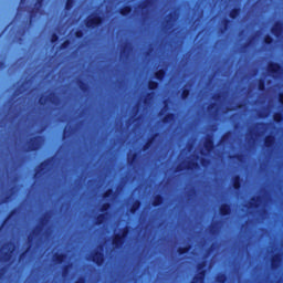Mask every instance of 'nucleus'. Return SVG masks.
<instances>
[{
    "instance_id": "nucleus-1",
    "label": "nucleus",
    "mask_w": 283,
    "mask_h": 283,
    "mask_svg": "<svg viewBox=\"0 0 283 283\" xmlns=\"http://www.w3.org/2000/svg\"><path fill=\"white\" fill-rule=\"evenodd\" d=\"M127 235H129V227L125 226L120 229V232L113 235L112 247L114 249H120L122 247H125V240H127Z\"/></svg>"
},
{
    "instance_id": "nucleus-2",
    "label": "nucleus",
    "mask_w": 283,
    "mask_h": 283,
    "mask_svg": "<svg viewBox=\"0 0 283 283\" xmlns=\"http://www.w3.org/2000/svg\"><path fill=\"white\" fill-rule=\"evenodd\" d=\"M52 163H54V157H50L39 164L34 174L35 180H41V178H43V176H45L48 171H50V167H52Z\"/></svg>"
},
{
    "instance_id": "nucleus-3",
    "label": "nucleus",
    "mask_w": 283,
    "mask_h": 283,
    "mask_svg": "<svg viewBox=\"0 0 283 283\" xmlns=\"http://www.w3.org/2000/svg\"><path fill=\"white\" fill-rule=\"evenodd\" d=\"M45 138L41 135L33 136L27 143V150L28 151H39L41 147H43V142Z\"/></svg>"
},
{
    "instance_id": "nucleus-4",
    "label": "nucleus",
    "mask_w": 283,
    "mask_h": 283,
    "mask_svg": "<svg viewBox=\"0 0 283 283\" xmlns=\"http://www.w3.org/2000/svg\"><path fill=\"white\" fill-rule=\"evenodd\" d=\"M207 261H201L197 264V274L192 277V283H202L207 277Z\"/></svg>"
},
{
    "instance_id": "nucleus-5",
    "label": "nucleus",
    "mask_w": 283,
    "mask_h": 283,
    "mask_svg": "<svg viewBox=\"0 0 283 283\" xmlns=\"http://www.w3.org/2000/svg\"><path fill=\"white\" fill-rule=\"evenodd\" d=\"M105 21V18L103 15L94 14L92 17H88L84 23L88 30H94L96 28H101Z\"/></svg>"
},
{
    "instance_id": "nucleus-6",
    "label": "nucleus",
    "mask_w": 283,
    "mask_h": 283,
    "mask_svg": "<svg viewBox=\"0 0 283 283\" xmlns=\"http://www.w3.org/2000/svg\"><path fill=\"white\" fill-rule=\"evenodd\" d=\"M43 3L45 0H36L34 7L30 10V23H32V19L38 14H43Z\"/></svg>"
},
{
    "instance_id": "nucleus-7",
    "label": "nucleus",
    "mask_w": 283,
    "mask_h": 283,
    "mask_svg": "<svg viewBox=\"0 0 283 283\" xmlns=\"http://www.w3.org/2000/svg\"><path fill=\"white\" fill-rule=\"evenodd\" d=\"M283 72V67L282 64L277 63V62H270L268 64V73L275 77V76H280V74H282Z\"/></svg>"
},
{
    "instance_id": "nucleus-8",
    "label": "nucleus",
    "mask_w": 283,
    "mask_h": 283,
    "mask_svg": "<svg viewBox=\"0 0 283 283\" xmlns=\"http://www.w3.org/2000/svg\"><path fill=\"white\" fill-rule=\"evenodd\" d=\"M46 103H51V105H59V96H56V93L51 92L48 97L43 98V96H41L39 98V105L42 107H44Z\"/></svg>"
},
{
    "instance_id": "nucleus-9",
    "label": "nucleus",
    "mask_w": 283,
    "mask_h": 283,
    "mask_svg": "<svg viewBox=\"0 0 283 283\" xmlns=\"http://www.w3.org/2000/svg\"><path fill=\"white\" fill-rule=\"evenodd\" d=\"M91 260L96 266H103L105 264V252L103 251H94L91 254Z\"/></svg>"
},
{
    "instance_id": "nucleus-10",
    "label": "nucleus",
    "mask_w": 283,
    "mask_h": 283,
    "mask_svg": "<svg viewBox=\"0 0 283 283\" xmlns=\"http://www.w3.org/2000/svg\"><path fill=\"white\" fill-rule=\"evenodd\" d=\"M271 32L273 36H275L276 39H280V36H282L283 34V22L276 21L271 28Z\"/></svg>"
},
{
    "instance_id": "nucleus-11",
    "label": "nucleus",
    "mask_w": 283,
    "mask_h": 283,
    "mask_svg": "<svg viewBox=\"0 0 283 283\" xmlns=\"http://www.w3.org/2000/svg\"><path fill=\"white\" fill-rule=\"evenodd\" d=\"M203 147L206 149V151H208V154H211V151H213V149H216V144L213 143V136L208 135L205 143H203Z\"/></svg>"
},
{
    "instance_id": "nucleus-12",
    "label": "nucleus",
    "mask_w": 283,
    "mask_h": 283,
    "mask_svg": "<svg viewBox=\"0 0 283 283\" xmlns=\"http://www.w3.org/2000/svg\"><path fill=\"white\" fill-rule=\"evenodd\" d=\"M280 264H282V254L276 253L271 258V269H273V271H277V269H280Z\"/></svg>"
},
{
    "instance_id": "nucleus-13",
    "label": "nucleus",
    "mask_w": 283,
    "mask_h": 283,
    "mask_svg": "<svg viewBox=\"0 0 283 283\" xmlns=\"http://www.w3.org/2000/svg\"><path fill=\"white\" fill-rule=\"evenodd\" d=\"M233 211V209L231 208L230 203H222L219 207V213L220 216H222L223 218H226L227 216H231V212Z\"/></svg>"
},
{
    "instance_id": "nucleus-14",
    "label": "nucleus",
    "mask_w": 283,
    "mask_h": 283,
    "mask_svg": "<svg viewBox=\"0 0 283 283\" xmlns=\"http://www.w3.org/2000/svg\"><path fill=\"white\" fill-rule=\"evenodd\" d=\"M242 182H244L242 177L240 175H235L232 178V187H233V189H235V191H240V189H242Z\"/></svg>"
},
{
    "instance_id": "nucleus-15",
    "label": "nucleus",
    "mask_w": 283,
    "mask_h": 283,
    "mask_svg": "<svg viewBox=\"0 0 283 283\" xmlns=\"http://www.w3.org/2000/svg\"><path fill=\"white\" fill-rule=\"evenodd\" d=\"M264 147L266 149H273V147H275V136L274 135H266L265 136Z\"/></svg>"
},
{
    "instance_id": "nucleus-16",
    "label": "nucleus",
    "mask_w": 283,
    "mask_h": 283,
    "mask_svg": "<svg viewBox=\"0 0 283 283\" xmlns=\"http://www.w3.org/2000/svg\"><path fill=\"white\" fill-rule=\"evenodd\" d=\"M129 52H132V44L129 42H126L120 49V57L127 59V56H129Z\"/></svg>"
},
{
    "instance_id": "nucleus-17",
    "label": "nucleus",
    "mask_w": 283,
    "mask_h": 283,
    "mask_svg": "<svg viewBox=\"0 0 283 283\" xmlns=\"http://www.w3.org/2000/svg\"><path fill=\"white\" fill-rule=\"evenodd\" d=\"M151 6H154V1H151V0H145L142 4H139V8L142 9L144 19L147 15V10L150 9Z\"/></svg>"
},
{
    "instance_id": "nucleus-18",
    "label": "nucleus",
    "mask_w": 283,
    "mask_h": 283,
    "mask_svg": "<svg viewBox=\"0 0 283 283\" xmlns=\"http://www.w3.org/2000/svg\"><path fill=\"white\" fill-rule=\"evenodd\" d=\"M166 76H167V70L165 69H159L154 73V77L156 78V81H159L160 83L165 81Z\"/></svg>"
},
{
    "instance_id": "nucleus-19",
    "label": "nucleus",
    "mask_w": 283,
    "mask_h": 283,
    "mask_svg": "<svg viewBox=\"0 0 283 283\" xmlns=\"http://www.w3.org/2000/svg\"><path fill=\"white\" fill-rule=\"evenodd\" d=\"M65 260H67V254H65V253H55L53 255L54 264H63V262H65Z\"/></svg>"
},
{
    "instance_id": "nucleus-20",
    "label": "nucleus",
    "mask_w": 283,
    "mask_h": 283,
    "mask_svg": "<svg viewBox=\"0 0 283 283\" xmlns=\"http://www.w3.org/2000/svg\"><path fill=\"white\" fill-rule=\"evenodd\" d=\"M164 203H165V197L163 195L158 193L154 196L151 201V205L154 207H160V205H164Z\"/></svg>"
},
{
    "instance_id": "nucleus-21",
    "label": "nucleus",
    "mask_w": 283,
    "mask_h": 283,
    "mask_svg": "<svg viewBox=\"0 0 283 283\" xmlns=\"http://www.w3.org/2000/svg\"><path fill=\"white\" fill-rule=\"evenodd\" d=\"M107 217H108V213L97 214V217L95 218V224L97 227H101V224H105V222L107 221Z\"/></svg>"
},
{
    "instance_id": "nucleus-22",
    "label": "nucleus",
    "mask_w": 283,
    "mask_h": 283,
    "mask_svg": "<svg viewBox=\"0 0 283 283\" xmlns=\"http://www.w3.org/2000/svg\"><path fill=\"white\" fill-rule=\"evenodd\" d=\"M74 135V127L73 126H65L63 130V140L66 138H72Z\"/></svg>"
},
{
    "instance_id": "nucleus-23",
    "label": "nucleus",
    "mask_w": 283,
    "mask_h": 283,
    "mask_svg": "<svg viewBox=\"0 0 283 283\" xmlns=\"http://www.w3.org/2000/svg\"><path fill=\"white\" fill-rule=\"evenodd\" d=\"M45 224H48V217H43L41 219V226H38L35 230L32 231V235H39V233H41L43 227H45Z\"/></svg>"
},
{
    "instance_id": "nucleus-24",
    "label": "nucleus",
    "mask_w": 283,
    "mask_h": 283,
    "mask_svg": "<svg viewBox=\"0 0 283 283\" xmlns=\"http://www.w3.org/2000/svg\"><path fill=\"white\" fill-rule=\"evenodd\" d=\"M240 14H242V9L240 7H235L229 12V17L232 20H235L238 17H240Z\"/></svg>"
},
{
    "instance_id": "nucleus-25",
    "label": "nucleus",
    "mask_w": 283,
    "mask_h": 283,
    "mask_svg": "<svg viewBox=\"0 0 283 283\" xmlns=\"http://www.w3.org/2000/svg\"><path fill=\"white\" fill-rule=\"evenodd\" d=\"M172 120H176V114L175 113H167L163 117L161 123H164V125H168V123H172Z\"/></svg>"
},
{
    "instance_id": "nucleus-26",
    "label": "nucleus",
    "mask_w": 283,
    "mask_h": 283,
    "mask_svg": "<svg viewBox=\"0 0 283 283\" xmlns=\"http://www.w3.org/2000/svg\"><path fill=\"white\" fill-rule=\"evenodd\" d=\"M17 213H19V209L14 208L12 209L9 214L6 217V219L3 220L0 229H3V227H6V224L8 223V220H10L11 218H13V216H17Z\"/></svg>"
},
{
    "instance_id": "nucleus-27",
    "label": "nucleus",
    "mask_w": 283,
    "mask_h": 283,
    "mask_svg": "<svg viewBox=\"0 0 283 283\" xmlns=\"http://www.w3.org/2000/svg\"><path fill=\"white\" fill-rule=\"evenodd\" d=\"M143 202L139 199H136L133 205L130 206V213L134 216V213H136V211H138V209H140Z\"/></svg>"
},
{
    "instance_id": "nucleus-28",
    "label": "nucleus",
    "mask_w": 283,
    "mask_h": 283,
    "mask_svg": "<svg viewBox=\"0 0 283 283\" xmlns=\"http://www.w3.org/2000/svg\"><path fill=\"white\" fill-rule=\"evenodd\" d=\"M132 6L127 4V6H124L119 9V14L122 17H129V14H132Z\"/></svg>"
},
{
    "instance_id": "nucleus-29",
    "label": "nucleus",
    "mask_w": 283,
    "mask_h": 283,
    "mask_svg": "<svg viewBox=\"0 0 283 283\" xmlns=\"http://www.w3.org/2000/svg\"><path fill=\"white\" fill-rule=\"evenodd\" d=\"M137 161H138V153L128 155L127 163L130 167H134V165H136Z\"/></svg>"
},
{
    "instance_id": "nucleus-30",
    "label": "nucleus",
    "mask_w": 283,
    "mask_h": 283,
    "mask_svg": "<svg viewBox=\"0 0 283 283\" xmlns=\"http://www.w3.org/2000/svg\"><path fill=\"white\" fill-rule=\"evenodd\" d=\"M191 251V244H187L185 247H179L177 249L178 255H185Z\"/></svg>"
},
{
    "instance_id": "nucleus-31",
    "label": "nucleus",
    "mask_w": 283,
    "mask_h": 283,
    "mask_svg": "<svg viewBox=\"0 0 283 283\" xmlns=\"http://www.w3.org/2000/svg\"><path fill=\"white\" fill-rule=\"evenodd\" d=\"M147 87L150 92H156V90H158V87H160V83H158L157 81L150 80V81H148Z\"/></svg>"
},
{
    "instance_id": "nucleus-32",
    "label": "nucleus",
    "mask_w": 283,
    "mask_h": 283,
    "mask_svg": "<svg viewBox=\"0 0 283 283\" xmlns=\"http://www.w3.org/2000/svg\"><path fill=\"white\" fill-rule=\"evenodd\" d=\"M222 29L221 34H224V32H229V29L231 28V20L230 19H223L222 21Z\"/></svg>"
},
{
    "instance_id": "nucleus-33",
    "label": "nucleus",
    "mask_w": 283,
    "mask_h": 283,
    "mask_svg": "<svg viewBox=\"0 0 283 283\" xmlns=\"http://www.w3.org/2000/svg\"><path fill=\"white\" fill-rule=\"evenodd\" d=\"M114 196H116V192L114 191V189L108 188L106 191L103 192L102 198L104 200H107V198H112Z\"/></svg>"
},
{
    "instance_id": "nucleus-34",
    "label": "nucleus",
    "mask_w": 283,
    "mask_h": 283,
    "mask_svg": "<svg viewBox=\"0 0 283 283\" xmlns=\"http://www.w3.org/2000/svg\"><path fill=\"white\" fill-rule=\"evenodd\" d=\"M186 169L188 171H193V169H200V164H198V161H189L186 166Z\"/></svg>"
},
{
    "instance_id": "nucleus-35",
    "label": "nucleus",
    "mask_w": 283,
    "mask_h": 283,
    "mask_svg": "<svg viewBox=\"0 0 283 283\" xmlns=\"http://www.w3.org/2000/svg\"><path fill=\"white\" fill-rule=\"evenodd\" d=\"M77 85H78V88L81 90V92L85 93V92H88V90H90V86L83 80H78Z\"/></svg>"
},
{
    "instance_id": "nucleus-36",
    "label": "nucleus",
    "mask_w": 283,
    "mask_h": 283,
    "mask_svg": "<svg viewBox=\"0 0 283 283\" xmlns=\"http://www.w3.org/2000/svg\"><path fill=\"white\" fill-rule=\"evenodd\" d=\"M191 95V90L189 87H184L181 91V101H187Z\"/></svg>"
},
{
    "instance_id": "nucleus-37",
    "label": "nucleus",
    "mask_w": 283,
    "mask_h": 283,
    "mask_svg": "<svg viewBox=\"0 0 283 283\" xmlns=\"http://www.w3.org/2000/svg\"><path fill=\"white\" fill-rule=\"evenodd\" d=\"M112 209V202H104L101 208L99 211L101 213H107V211H109Z\"/></svg>"
},
{
    "instance_id": "nucleus-38",
    "label": "nucleus",
    "mask_w": 283,
    "mask_h": 283,
    "mask_svg": "<svg viewBox=\"0 0 283 283\" xmlns=\"http://www.w3.org/2000/svg\"><path fill=\"white\" fill-rule=\"evenodd\" d=\"M154 98V92L146 93V96L144 97V105H149Z\"/></svg>"
},
{
    "instance_id": "nucleus-39",
    "label": "nucleus",
    "mask_w": 283,
    "mask_h": 283,
    "mask_svg": "<svg viewBox=\"0 0 283 283\" xmlns=\"http://www.w3.org/2000/svg\"><path fill=\"white\" fill-rule=\"evenodd\" d=\"M258 90H259V92H265L266 91V82L264 81V78L259 80Z\"/></svg>"
},
{
    "instance_id": "nucleus-40",
    "label": "nucleus",
    "mask_w": 283,
    "mask_h": 283,
    "mask_svg": "<svg viewBox=\"0 0 283 283\" xmlns=\"http://www.w3.org/2000/svg\"><path fill=\"white\" fill-rule=\"evenodd\" d=\"M227 280H229V276L224 273L218 274L216 279L217 283H227Z\"/></svg>"
},
{
    "instance_id": "nucleus-41",
    "label": "nucleus",
    "mask_w": 283,
    "mask_h": 283,
    "mask_svg": "<svg viewBox=\"0 0 283 283\" xmlns=\"http://www.w3.org/2000/svg\"><path fill=\"white\" fill-rule=\"evenodd\" d=\"M273 120H274V123H277V124L282 123L283 122V114H282V112L274 113L273 114Z\"/></svg>"
},
{
    "instance_id": "nucleus-42",
    "label": "nucleus",
    "mask_w": 283,
    "mask_h": 283,
    "mask_svg": "<svg viewBox=\"0 0 283 283\" xmlns=\"http://www.w3.org/2000/svg\"><path fill=\"white\" fill-rule=\"evenodd\" d=\"M12 253H14V249H12L10 252H4L2 262H10V260H12Z\"/></svg>"
},
{
    "instance_id": "nucleus-43",
    "label": "nucleus",
    "mask_w": 283,
    "mask_h": 283,
    "mask_svg": "<svg viewBox=\"0 0 283 283\" xmlns=\"http://www.w3.org/2000/svg\"><path fill=\"white\" fill-rule=\"evenodd\" d=\"M274 42L275 40L270 34H266L263 39L264 45H273Z\"/></svg>"
},
{
    "instance_id": "nucleus-44",
    "label": "nucleus",
    "mask_w": 283,
    "mask_h": 283,
    "mask_svg": "<svg viewBox=\"0 0 283 283\" xmlns=\"http://www.w3.org/2000/svg\"><path fill=\"white\" fill-rule=\"evenodd\" d=\"M74 3H75V0H66V2H65V10L66 11H70V10H72V8H74Z\"/></svg>"
},
{
    "instance_id": "nucleus-45",
    "label": "nucleus",
    "mask_w": 283,
    "mask_h": 283,
    "mask_svg": "<svg viewBox=\"0 0 283 283\" xmlns=\"http://www.w3.org/2000/svg\"><path fill=\"white\" fill-rule=\"evenodd\" d=\"M72 42L70 40H65L63 43L60 44V50H67Z\"/></svg>"
},
{
    "instance_id": "nucleus-46",
    "label": "nucleus",
    "mask_w": 283,
    "mask_h": 283,
    "mask_svg": "<svg viewBox=\"0 0 283 283\" xmlns=\"http://www.w3.org/2000/svg\"><path fill=\"white\" fill-rule=\"evenodd\" d=\"M159 134L158 133H154L148 139H147V143L150 144V146L154 145L156 138H158Z\"/></svg>"
},
{
    "instance_id": "nucleus-47",
    "label": "nucleus",
    "mask_w": 283,
    "mask_h": 283,
    "mask_svg": "<svg viewBox=\"0 0 283 283\" xmlns=\"http://www.w3.org/2000/svg\"><path fill=\"white\" fill-rule=\"evenodd\" d=\"M231 138V132H228L221 136L220 143H227V140Z\"/></svg>"
},
{
    "instance_id": "nucleus-48",
    "label": "nucleus",
    "mask_w": 283,
    "mask_h": 283,
    "mask_svg": "<svg viewBox=\"0 0 283 283\" xmlns=\"http://www.w3.org/2000/svg\"><path fill=\"white\" fill-rule=\"evenodd\" d=\"M30 251V247L25 249V251H23L20 255H19V261L21 262V260H25V256L28 255Z\"/></svg>"
},
{
    "instance_id": "nucleus-49",
    "label": "nucleus",
    "mask_w": 283,
    "mask_h": 283,
    "mask_svg": "<svg viewBox=\"0 0 283 283\" xmlns=\"http://www.w3.org/2000/svg\"><path fill=\"white\" fill-rule=\"evenodd\" d=\"M231 158H234V160H238L239 163H242V160H244V155L235 154Z\"/></svg>"
},
{
    "instance_id": "nucleus-50",
    "label": "nucleus",
    "mask_w": 283,
    "mask_h": 283,
    "mask_svg": "<svg viewBox=\"0 0 283 283\" xmlns=\"http://www.w3.org/2000/svg\"><path fill=\"white\" fill-rule=\"evenodd\" d=\"M84 32H83V30H81V29H77L76 31H75V38L76 39H83V36H84Z\"/></svg>"
},
{
    "instance_id": "nucleus-51",
    "label": "nucleus",
    "mask_w": 283,
    "mask_h": 283,
    "mask_svg": "<svg viewBox=\"0 0 283 283\" xmlns=\"http://www.w3.org/2000/svg\"><path fill=\"white\" fill-rule=\"evenodd\" d=\"M149 149H151V144L146 142L143 147H142V150L143 151H149Z\"/></svg>"
},
{
    "instance_id": "nucleus-52",
    "label": "nucleus",
    "mask_w": 283,
    "mask_h": 283,
    "mask_svg": "<svg viewBox=\"0 0 283 283\" xmlns=\"http://www.w3.org/2000/svg\"><path fill=\"white\" fill-rule=\"evenodd\" d=\"M254 202H260V197H252L251 202H250V207H258V206H255Z\"/></svg>"
},
{
    "instance_id": "nucleus-53",
    "label": "nucleus",
    "mask_w": 283,
    "mask_h": 283,
    "mask_svg": "<svg viewBox=\"0 0 283 283\" xmlns=\"http://www.w3.org/2000/svg\"><path fill=\"white\" fill-rule=\"evenodd\" d=\"M174 21V12H170L169 14H168V19L166 20V23L168 24V25H171V22Z\"/></svg>"
},
{
    "instance_id": "nucleus-54",
    "label": "nucleus",
    "mask_w": 283,
    "mask_h": 283,
    "mask_svg": "<svg viewBox=\"0 0 283 283\" xmlns=\"http://www.w3.org/2000/svg\"><path fill=\"white\" fill-rule=\"evenodd\" d=\"M59 41V34L52 33L51 35V43H56Z\"/></svg>"
},
{
    "instance_id": "nucleus-55",
    "label": "nucleus",
    "mask_w": 283,
    "mask_h": 283,
    "mask_svg": "<svg viewBox=\"0 0 283 283\" xmlns=\"http://www.w3.org/2000/svg\"><path fill=\"white\" fill-rule=\"evenodd\" d=\"M200 163H201L202 167H207V165H209L211 161L207 158H201Z\"/></svg>"
},
{
    "instance_id": "nucleus-56",
    "label": "nucleus",
    "mask_w": 283,
    "mask_h": 283,
    "mask_svg": "<svg viewBox=\"0 0 283 283\" xmlns=\"http://www.w3.org/2000/svg\"><path fill=\"white\" fill-rule=\"evenodd\" d=\"M25 1H27V0H20V4H19V7H18V11L25 10V7H23L24 3H25Z\"/></svg>"
},
{
    "instance_id": "nucleus-57",
    "label": "nucleus",
    "mask_w": 283,
    "mask_h": 283,
    "mask_svg": "<svg viewBox=\"0 0 283 283\" xmlns=\"http://www.w3.org/2000/svg\"><path fill=\"white\" fill-rule=\"evenodd\" d=\"M62 271H63V275H67V272L70 271V264L64 265Z\"/></svg>"
},
{
    "instance_id": "nucleus-58",
    "label": "nucleus",
    "mask_w": 283,
    "mask_h": 283,
    "mask_svg": "<svg viewBox=\"0 0 283 283\" xmlns=\"http://www.w3.org/2000/svg\"><path fill=\"white\" fill-rule=\"evenodd\" d=\"M10 198H11L10 195L6 196L4 199L2 200V205H4L6 202H10Z\"/></svg>"
},
{
    "instance_id": "nucleus-59",
    "label": "nucleus",
    "mask_w": 283,
    "mask_h": 283,
    "mask_svg": "<svg viewBox=\"0 0 283 283\" xmlns=\"http://www.w3.org/2000/svg\"><path fill=\"white\" fill-rule=\"evenodd\" d=\"M216 105H217L216 103L209 104L208 111L211 112V109H216Z\"/></svg>"
},
{
    "instance_id": "nucleus-60",
    "label": "nucleus",
    "mask_w": 283,
    "mask_h": 283,
    "mask_svg": "<svg viewBox=\"0 0 283 283\" xmlns=\"http://www.w3.org/2000/svg\"><path fill=\"white\" fill-rule=\"evenodd\" d=\"M279 103L283 105V93H279Z\"/></svg>"
},
{
    "instance_id": "nucleus-61",
    "label": "nucleus",
    "mask_w": 283,
    "mask_h": 283,
    "mask_svg": "<svg viewBox=\"0 0 283 283\" xmlns=\"http://www.w3.org/2000/svg\"><path fill=\"white\" fill-rule=\"evenodd\" d=\"M185 168H182V166L179 165V166L176 167L175 171L178 172V171H182Z\"/></svg>"
},
{
    "instance_id": "nucleus-62",
    "label": "nucleus",
    "mask_w": 283,
    "mask_h": 283,
    "mask_svg": "<svg viewBox=\"0 0 283 283\" xmlns=\"http://www.w3.org/2000/svg\"><path fill=\"white\" fill-rule=\"evenodd\" d=\"M28 240H29L30 243H32V242H34V237H33L32 234H30V235L28 237Z\"/></svg>"
},
{
    "instance_id": "nucleus-63",
    "label": "nucleus",
    "mask_w": 283,
    "mask_h": 283,
    "mask_svg": "<svg viewBox=\"0 0 283 283\" xmlns=\"http://www.w3.org/2000/svg\"><path fill=\"white\" fill-rule=\"evenodd\" d=\"M75 283H85V277H80Z\"/></svg>"
},
{
    "instance_id": "nucleus-64",
    "label": "nucleus",
    "mask_w": 283,
    "mask_h": 283,
    "mask_svg": "<svg viewBox=\"0 0 283 283\" xmlns=\"http://www.w3.org/2000/svg\"><path fill=\"white\" fill-rule=\"evenodd\" d=\"M0 67H1V69L6 67V62L0 61Z\"/></svg>"
}]
</instances>
